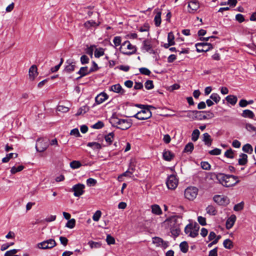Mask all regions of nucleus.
I'll return each instance as SVG.
<instances>
[{
    "instance_id": "nucleus-32",
    "label": "nucleus",
    "mask_w": 256,
    "mask_h": 256,
    "mask_svg": "<svg viewBox=\"0 0 256 256\" xmlns=\"http://www.w3.org/2000/svg\"><path fill=\"white\" fill-rule=\"evenodd\" d=\"M161 14L162 12L160 11L157 12L156 15L155 16L154 18V22L156 26H160L161 24Z\"/></svg>"
},
{
    "instance_id": "nucleus-36",
    "label": "nucleus",
    "mask_w": 256,
    "mask_h": 256,
    "mask_svg": "<svg viewBox=\"0 0 256 256\" xmlns=\"http://www.w3.org/2000/svg\"><path fill=\"white\" fill-rule=\"evenodd\" d=\"M240 180H237L235 182H234V180H226V183L224 184V186L226 188H229V187H232L234 186H236L237 184L240 182Z\"/></svg>"
},
{
    "instance_id": "nucleus-50",
    "label": "nucleus",
    "mask_w": 256,
    "mask_h": 256,
    "mask_svg": "<svg viewBox=\"0 0 256 256\" xmlns=\"http://www.w3.org/2000/svg\"><path fill=\"white\" fill-rule=\"evenodd\" d=\"M162 240H163L160 237L155 236L152 238V242L156 244V246H160Z\"/></svg>"
},
{
    "instance_id": "nucleus-12",
    "label": "nucleus",
    "mask_w": 256,
    "mask_h": 256,
    "mask_svg": "<svg viewBox=\"0 0 256 256\" xmlns=\"http://www.w3.org/2000/svg\"><path fill=\"white\" fill-rule=\"evenodd\" d=\"M175 156L174 154L170 150L164 149L162 152V158L167 162H170Z\"/></svg>"
},
{
    "instance_id": "nucleus-18",
    "label": "nucleus",
    "mask_w": 256,
    "mask_h": 256,
    "mask_svg": "<svg viewBox=\"0 0 256 256\" xmlns=\"http://www.w3.org/2000/svg\"><path fill=\"white\" fill-rule=\"evenodd\" d=\"M136 107L140 108L142 110L140 112L142 113H146V115L150 116V117L152 116V113L151 111H150L148 108H146V105L136 104H134Z\"/></svg>"
},
{
    "instance_id": "nucleus-26",
    "label": "nucleus",
    "mask_w": 256,
    "mask_h": 256,
    "mask_svg": "<svg viewBox=\"0 0 256 256\" xmlns=\"http://www.w3.org/2000/svg\"><path fill=\"white\" fill-rule=\"evenodd\" d=\"M193 229H194V231L190 232L188 236L192 238H196L198 234V230L200 229V226L196 222H195L194 224Z\"/></svg>"
},
{
    "instance_id": "nucleus-61",
    "label": "nucleus",
    "mask_w": 256,
    "mask_h": 256,
    "mask_svg": "<svg viewBox=\"0 0 256 256\" xmlns=\"http://www.w3.org/2000/svg\"><path fill=\"white\" fill-rule=\"evenodd\" d=\"M96 183V180L92 178H89L86 180V184L89 186H94Z\"/></svg>"
},
{
    "instance_id": "nucleus-5",
    "label": "nucleus",
    "mask_w": 256,
    "mask_h": 256,
    "mask_svg": "<svg viewBox=\"0 0 256 256\" xmlns=\"http://www.w3.org/2000/svg\"><path fill=\"white\" fill-rule=\"evenodd\" d=\"M198 190L195 186H190L184 190V196L190 200H193L197 196Z\"/></svg>"
},
{
    "instance_id": "nucleus-48",
    "label": "nucleus",
    "mask_w": 256,
    "mask_h": 256,
    "mask_svg": "<svg viewBox=\"0 0 256 256\" xmlns=\"http://www.w3.org/2000/svg\"><path fill=\"white\" fill-rule=\"evenodd\" d=\"M224 156L230 158H234V152L230 148L228 150H226L224 154Z\"/></svg>"
},
{
    "instance_id": "nucleus-63",
    "label": "nucleus",
    "mask_w": 256,
    "mask_h": 256,
    "mask_svg": "<svg viewBox=\"0 0 256 256\" xmlns=\"http://www.w3.org/2000/svg\"><path fill=\"white\" fill-rule=\"evenodd\" d=\"M122 38L120 36H115L113 40V42L116 46H118L121 44Z\"/></svg>"
},
{
    "instance_id": "nucleus-42",
    "label": "nucleus",
    "mask_w": 256,
    "mask_h": 256,
    "mask_svg": "<svg viewBox=\"0 0 256 256\" xmlns=\"http://www.w3.org/2000/svg\"><path fill=\"white\" fill-rule=\"evenodd\" d=\"M82 164L78 160H73L70 162V166L72 169H76L80 168Z\"/></svg>"
},
{
    "instance_id": "nucleus-38",
    "label": "nucleus",
    "mask_w": 256,
    "mask_h": 256,
    "mask_svg": "<svg viewBox=\"0 0 256 256\" xmlns=\"http://www.w3.org/2000/svg\"><path fill=\"white\" fill-rule=\"evenodd\" d=\"M104 54V49L102 48H96L94 52V56L96 58H99Z\"/></svg>"
},
{
    "instance_id": "nucleus-29",
    "label": "nucleus",
    "mask_w": 256,
    "mask_h": 256,
    "mask_svg": "<svg viewBox=\"0 0 256 256\" xmlns=\"http://www.w3.org/2000/svg\"><path fill=\"white\" fill-rule=\"evenodd\" d=\"M18 156V154L17 153H10L6 155V156L4 158L2 159V162L3 163H6L9 162L10 158H16Z\"/></svg>"
},
{
    "instance_id": "nucleus-1",
    "label": "nucleus",
    "mask_w": 256,
    "mask_h": 256,
    "mask_svg": "<svg viewBox=\"0 0 256 256\" xmlns=\"http://www.w3.org/2000/svg\"><path fill=\"white\" fill-rule=\"evenodd\" d=\"M110 122L112 127L121 130H125L130 128L132 124V121L131 119H121L118 117L116 112H114L110 118Z\"/></svg>"
},
{
    "instance_id": "nucleus-23",
    "label": "nucleus",
    "mask_w": 256,
    "mask_h": 256,
    "mask_svg": "<svg viewBox=\"0 0 256 256\" xmlns=\"http://www.w3.org/2000/svg\"><path fill=\"white\" fill-rule=\"evenodd\" d=\"M240 115L242 116L244 118L254 119V113L250 110H244Z\"/></svg>"
},
{
    "instance_id": "nucleus-51",
    "label": "nucleus",
    "mask_w": 256,
    "mask_h": 256,
    "mask_svg": "<svg viewBox=\"0 0 256 256\" xmlns=\"http://www.w3.org/2000/svg\"><path fill=\"white\" fill-rule=\"evenodd\" d=\"M99 69H100V68L98 66V65L94 61H92V66L89 70V72H90V74H91L93 72H96Z\"/></svg>"
},
{
    "instance_id": "nucleus-14",
    "label": "nucleus",
    "mask_w": 256,
    "mask_h": 256,
    "mask_svg": "<svg viewBox=\"0 0 256 256\" xmlns=\"http://www.w3.org/2000/svg\"><path fill=\"white\" fill-rule=\"evenodd\" d=\"M38 68L36 65L32 66L29 68L28 76L32 80H34V78L38 76Z\"/></svg>"
},
{
    "instance_id": "nucleus-56",
    "label": "nucleus",
    "mask_w": 256,
    "mask_h": 256,
    "mask_svg": "<svg viewBox=\"0 0 256 256\" xmlns=\"http://www.w3.org/2000/svg\"><path fill=\"white\" fill-rule=\"evenodd\" d=\"M244 203L242 202L236 204H235L234 207V210L236 212H238L242 210L244 208Z\"/></svg>"
},
{
    "instance_id": "nucleus-21",
    "label": "nucleus",
    "mask_w": 256,
    "mask_h": 256,
    "mask_svg": "<svg viewBox=\"0 0 256 256\" xmlns=\"http://www.w3.org/2000/svg\"><path fill=\"white\" fill-rule=\"evenodd\" d=\"M240 158L238 160V164L240 166H245L248 162V156L245 154L242 153L240 155Z\"/></svg>"
},
{
    "instance_id": "nucleus-59",
    "label": "nucleus",
    "mask_w": 256,
    "mask_h": 256,
    "mask_svg": "<svg viewBox=\"0 0 256 256\" xmlns=\"http://www.w3.org/2000/svg\"><path fill=\"white\" fill-rule=\"evenodd\" d=\"M102 215V212L98 210L96 211V212L92 216V219L95 222H98L100 220V216Z\"/></svg>"
},
{
    "instance_id": "nucleus-53",
    "label": "nucleus",
    "mask_w": 256,
    "mask_h": 256,
    "mask_svg": "<svg viewBox=\"0 0 256 256\" xmlns=\"http://www.w3.org/2000/svg\"><path fill=\"white\" fill-rule=\"evenodd\" d=\"M139 70L140 74L146 76H150L151 74L150 70L146 68H139Z\"/></svg>"
},
{
    "instance_id": "nucleus-57",
    "label": "nucleus",
    "mask_w": 256,
    "mask_h": 256,
    "mask_svg": "<svg viewBox=\"0 0 256 256\" xmlns=\"http://www.w3.org/2000/svg\"><path fill=\"white\" fill-rule=\"evenodd\" d=\"M150 25L148 23L146 22L144 24L143 26L140 28L138 30L140 32H148L150 30Z\"/></svg>"
},
{
    "instance_id": "nucleus-60",
    "label": "nucleus",
    "mask_w": 256,
    "mask_h": 256,
    "mask_svg": "<svg viewBox=\"0 0 256 256\" xmlns=\"http://www.w3.org/2000/svg\"><path fill=\"white\" fill-rule=\"evenodd\" d=\"M222 150L218 148H215L212 150H210L208 153L210 155L212 156H218L220 155L221 154Z\"/></svg>"
},
{
    "instance_id": "nucleus-11",
    "label": "nucleus",
    "mask_w": 256,
    "mask_h": 256,
    "mask_svg": "<svg viewBox=\"0 0 256 256\" xmlns=\"http://www.w3.org/2000/svg\"><path fill=\"white\" fill-rule=\"evenodd\" d=\"M108 98V96L104 92L98 94L95 98V103L92 105L94 108L96 104H100Z\"/></svg>"
},
{
    "instance_id": "nucleus-39",
    "label": "nucleus",
    "mask_w": 256,
    "mask_h": 256,
    "mask_svg": "<svg viewBox=\"0 0 256 256\" xmlns=\"http://www.w3.org/2000/svg\"><path fill=\"white\" fill-rule=\"evenodd\" d=\"M24 166L22 165H20V166H18V167L14 166L11 168L10 173L12 174H14L18 172H20L22 171V170H24Z\"/></svg>"
},
{
    "instance_id": "nucleus-8",
    "label": "nucleus",
    "mask_w": 256,
    "mask_h": 256,
    "mask_svg": "<svg viewBox=\"0 0 256 256\" xmlns=\"http://www.w3.org/2000/svg\"><path fill=\"white\" fill-rule=\"evenodd\" d=\"M85 186L84 184L78 183L74 185L70 190V192H74V195L75 196L79 197L84 192Z\"/></svg>"
},
{
    "instance_id": "nucleus-22",
    "label": "nucleus",
    "mask_w": 256,
    "mask_h": 256,
    "mask_svg": "<svg viewBox=\"0 0 256 256\" xmlns=\"http://www.w3.org/2000/svg\"><path fill=\"white\" fill-rule=\"evenodd\" d=\"M226 180H228V174L221 172L218 173L217 180L220 184H222L224 186V184L226 182Z\"/></svg>"
},
{
    "instance_id": "nucleus-45",
    "label": "nucleus",
    "mask_w": 256,
    "mask_h": 256,
    "mask_svg": "<svg viewBox=\"0 0 256 256\" xmlns=\"http://www.w3.org/2000/svg\"><path fill=\"white\" fill-rule=\"evenodd\" d=\"M210 98L216 104L219 102L220 100V97L217 93H212L210 96Z\"/></svg>"
},
{
    "instance_id": "nucleus-3",
    "label": "nucleus",
    "mask_w": 256,
    "mask_h": 256,
    "mask_svg": "<svg viewBox=\"0 0 256 256\" xmlns=\"http://www.w3.org/2000/svg\"><path fill=\"white\" fill-rule=\"evenodd\" d=\"M170 231L172 235L176 238L178 236L180 232V225L182 224V222L179 221L177 219H174V220H170Z\"/></svg>"
},
{
    "instance_id": "nucleus-58",
    "label": "nucleus",
    "mask_w": 256,
    "mask_h": 256,
    "mask_svg": "<svg viewBox=\"0 0 256 256\" xmlns=\"http://www.w3.org/2000/svg\"><path fill=\"white\" fill-rule=\"evenodd\" d=\"M200 166L204 170H210L211 168L210 164L207 162H202Z\"/></svg>"
},
{
    "instance_id": "nucleus-34",
    "label": "nucleus",
    "mask_w": 256,
    "mask_h": 256,
    "mask_svg": "<svg viewBox=\"0 0 256 256\" xmlns=\"http://www.w3.org/2000/svg\"><path fill=\"white\" fill-rule=\"evenodd\" d=\"M180 250L183 253H186L188 250V244L187 242H182L180 244Z\"/></svg>"
},
{
    "instance_id": "nucleus-15",
    "label": "nucleus",
    "mask_w": 256,
    "mask_h": 256,
    "mask_svg": "<svg viewBox=\"0 0 256 256\" xmlns=\"http://www.w3.org/2000/svg\"><path fill=\"white\" fill-rule=\"evenodd\" d=\"M188 8H190L192 11L190 12H194L200 8L198 1V0H191L188 4Z\"/></svg>"
},
{
    "instance_id": "nucleus-55",
    "label": "nucleus",
    "mask_w": 256,
    "mask_h": 256,
    "mask_svg": "<svg viewBox=\"0 0 256 256\" xmlns=\"http://www.w3.org/2000/svg\"><path fill=\"white\" fill-rule=\"evenodd\" d=\"M104 126V124L102 121H98L95 124L92 126V128L94 129H100Z\"/></svg>"
},
{
    "instance_id": "nucleus-9",
    "label": "nucleus",
    "mask_w": 256,
    "mask_h": 256,
    "mask_svg": "<svg viewBox=\"0 0 256 256\" xmlns=\"http://www.w3.org/2000/svg\"><path fill=\"white\" fill-rule=\"evenodd\" d=\"M66 64L64 68L62 70L64 74H70L75 70L76 68L75 61L68 60L66 62Z\"/></svg>"
},
{
    "instance_id": "nucleus-19",
    "label": "nucleus",
    "mask_w": 256,
    "mask_h": 256,
    "mask_svg": "<svg viewBox=\"0 0 256 256\" xmlns=\"http://www.w3.org/2000/svg\"><path fill=\"white\" fill-rule=\"evenodd\" d=\"M192 112V114H194V120H207L208 119V116L202 114V112H200V111L197 110H193Z\"/></svg>"
},
{
    "instance_id": "nucleus-17",
    "label": "nucleus",
    "mask_w": 256,
    "mask_h": 256,
    "mask_svg": "<svg viewBox=\"0 0 256 256\" xmlns=\"http://www.w3.org/2000/svg\"><path fill=\"white\" fill-rule=\"evenodd\" d=\"M100 22H96L94 20H87L84 24V26L87 30H90L92 27H97L100 26Z\"/></svg>"
},
{
    "instance_id": "nucleus-6",
    "label": "nucleus",
    "mask_w": 256,
    "mask_h": 256,
    "mask_svg": "<svg viewBox=\"0 0 256 256\" xmlns=\"http://www.w3.org/2000/svg\"><path fill=\"white\" fill-rule=\"evenodd\" d=\"M214 201L220 206H226L230 204V199L226 196L221 195H215L213 197Z\"/></svg>"
},
{
    "instance_id": "nucleus-49",
    "label": "nucleus",
    "mask_w": 256,
    "mask_h": 256,
    "mask_svg": "<svg viewBox=\"0 0 256 256\" xmlns=\"http://www.w3.org/2000/svg\"><path fill=\"white\" fill-rule=\"evenodd\" d=\"M48 241L44 240L39 244H38V247L40 249H50L49 245L48 244Z\"/></svg>"
},
{
    "instance_id": "nucleus-16",
    "label": "nucleus",
    "mask_w": 256,
    "mask_h": 256,
    "mask_svg": "<svg viewBox=\"0 0 256 256\" xmlns=\"http://www.w3.org/2000/svg\"><path fill=\"white\" fill-rule=\"evenodd\" d=\"M236 216L234 214H232L226 221V226L227 230L231 228L234 224L236 220Z\"/></svg>"
},
{
    "instance_id": "nucleus-7",
    "label": "nucleus",
    "mask_w": 256,
    "mask_h": 256,
    "mask_svg": "<svg viewBox=\"0 0 256 256\" xmlns=\"http://www.w3.org/2000/svg\"><path fill=\"white\" fill-rule=\"evenodd\" d=\"M49 144L48 142L42 138H38L36 140V149L38 152H44L48 146Z\"/></svg>"
},
{
    "instance_id": "nucleus-37",
    "label": "nucleus",
    "mask_w": 256,
    "mask_h": 256,
    "mask_svg": "<svg viewBox=\"0 0 256 256\" xmlns=\"http://www.w3.org/2000/svg\"><path fill=\"white\" fill-rule=\"evenodd\" d=\"M152 46L150 44V41L148 40H145L142 42V48L145 50L146 52H150Z\"/></svg>"
},
{
    "instance_id": "nucleus-54",
    "label": "nucleus",
    "mask_w": 256,
    "mask_h": 256,
    "mask_svg": "<svg viewBox=\"0 0 256 256\" xmlns=\"http://www.w3.org/2000/svg\"><path fill=\"white\" fill-rule=\"evenodd\" d=\"M145 88L146 90H152L154 88L153 82L152 80H148L145 82Z\"/></svg>"
},
{
    "instance_id": "nucleus-62",
    "label": "nucleus",
    "mask_w": 256,
    "mask_h": 256,
    "mask_svg": "<svg viewBox=\"0 0 256 256\" xmlns=\"http://www.w3.org/2000/svg\"><path fill=\"white\" fill-rule=\"evenodd\" d=\"M80 60L82 64H88L89 62L90 59L88 57V56H86L85 54H84L80 57Z\"/></svg>"
},
{
    "instance_id": "nucleus-44",
    "label": "nucleus",
    "mask_w": 256,
    "mask_h": 256,
    "mask_svg": "<svg viewBox=\"0 0 256 256\" xmlns=\"http://www.w3.org/2000/svg\"><path fill=\"white\" fill-rule=\"evenodd\" d=\"M200 132L198 129H195L192 132V140L193 142L196 141L200 136Z\"/></svg>"
},
{
    "instance_id": "nucleus-13",
    "label": "nucleus",
    "mask_w": 256,
    "mask_h": 256,
    "mask_svg": "<svg viewBox=\"0 0 256 256\" xmlns=\"http://www.w3.org/2000/svg\"><path fill=\"white\" fill-rule=\"evenodd\" d=\"M110 90L116 93H119L121 94H124L126 90L123 89L120 84H117L112 86L110 88Z\"/></svg>"
},
{
    "instance_id": "nucleus-46",
    "label": "nucleus",
    "mask_w": 256,
    "mask_h": 256,
    "mask_svg": "<svg viewBox=\"0 0 256 256\" xmlns=\"http://www.w3.org/2000/svg\"><path fill=\"white\" fill-rule=\"evenodd\" d=\"M76 226V220L74 218H72L69 220H68V222H66V226L70 228H74Z\"/></svg>"
},
{
    "instance_id": "nucleus-33",
    "label": "nucleus",
    "mask_w": 256,
    "mask_h": 256,
    "mask_svg": "<svg viewBox=\"0 0 256 256\" xmlns=\"http://www.w3.org/2000/svg\"><path fill=\"white\" fill-rule=\"evenodd\" d=\"M206 212L210 216H216L217 214V210L212 205H209L206 208Z\"/></svg>"
},
{
    "instance_id": "nucleus-31",
    "label": "nucleus",
    "mask_w": 256,
    "mask_h": 256,
    "mask_svg": "<svg viewBox=\"0 0 256 256\" xmlns=\"http://www.w3.org/2000/svg\"><path fill=\"white\" fill-rule=\"evenodd\" d=\"M90 110V107L85 105L83 106L80 108L78 110V112L76 114V116H79L83 114H85L88 112Z\"/></svg>"
},
{
    "instance_id": "nucleus-2",
    "label": "nucleus",
    "mask_w": 256,
    "mask_h": 256,
    "mask_svg": "<svg viewBox=\"0 0 256 256\" xmlns=\"http://www.w3.org/2000/svg\"><path fill=\"white\" fill-rule=\"evenodd\" d=\"M137 48L135 46L131 44L130 41L126 40L122 44L120 48V51L122 54L130 56L136 53Z\"/></svg>"
},
{
    "instance_id": "nucleus-52",
    "label": "nucleus",
    "mask_w": 256,
    "mask_h": 256,
    "mask_svg": "<svg viewBox=\"0 0 256 256\" xmlns=\"http://www.w3.org/2000/svg\"><path fill=\"white\" fill-rule=\"evenodd\" d=\"M106 242L108 245L115 244V239L110 234H108L106 238Z\"/></svg>"
},
{
    "instance_id": "nucleus-43",
    "label": "nucleus",
    "mask_w": 256,
    "mask_h": 256,
    "mask_svg": "<svg viewBox=\"0 0 256 256\" xmlns=\"http://www.w3.org/2000/svg\"><path fill=\"white\" fill-rule=\"evenodd\" d=\"M242 150L248 154H251L253 151V148L250 144H246L242 146Z\"/></svg>"
},
{
    "instance_id": "nucleus-47",
    "label": "nucleus",
    "mask_w": 256,
    "mask_h": 256,
    "mask_svg": "<svg viewBox=\"0 0 256 256\" xmlns=\"http://www.w3.org/2000/svg\"><path fill=\"white\" fill-rule=\"evenodd\" d=\"M96 47V46L94 44L91 45L90 46L88 47L86 50V53L88 54L90 58H92L94 48Z\"/></svg>"
},
{
    "instance_id": "nucleus-35",
    "label": "nucleus",
    "mask_w": 256,
    "mask_h": 256,
    "mask_svg": "<svg viewBox=\"0 0 256 256\" xmlns=\"http://www.w3.org/2000/svg\"><path fill=\"white\" fill-rule=\"evenodd\" d=\"M223 245L224 248L229 250L232 248L234 246L232 242L229 238H227L224 241Z\"/></svg>"
},
{
    "instance_id": "nucleus-20",
    "label": "nucleus",
    "mask_w": 256,
    "mask_h": 256,
    "mask_svg": "<svg viewBox=\"0 0 256 256\" xmlns=\"http://www.w3.org/2000/svg\"><path fill=\"white\" fill-rule=\"evenodd\" d=\"M202 136V141L206 146L210 147L212 146L213 140L207 132L204 133Z\"/></svg>"
},
{
    "instance_id": "nucleus-28",
    "label": "nucleus",
    "mask_w": 256,
    "mask_h": 256,
    "mask_svg": "<svg viewBox=\"0 0 256 256\" xmlns=\"http://www.w3.org/2000/svg\"><path fill=\"white\" fill-rule=\"evenodd\" d=\"M124 116L125 117H128V116ZM130 117L135 118H137L138 120H148V118H151L150 116H147L146 114L145 116H142V112H138L134 115L132 116H130Z\"/></svg>"
},
{
    "instance_id": "nucleus-27",
    "label": "nucleus",
    "mask_w": 256,
    "mask_h": 256,
    "mask_svg": "<svg viewBox=\"0 0 256 256\" xmlns=\"http://www.w3.org/2000/svg\"><path fill=\"white\" fill-rule=\"evenodd\" d=\"M152 212V214L156 215H160L162 214V210L160 206L156 204L152 205L151 206Z\"/></svg>"
},
{
    "instance_id": "nucleus-25",
    "label": "nucleus",
    "mask_w": 256,
    "mask_h": 256,
    "mask_svg": "<svg viewBox=\"0 0 256 256\" xmlns=\"http://www.w3.org/2000/svg\"><path fill=\"white\" fill-rule=\"evenodd\" d=\"M225 100L232 106L235 105L238 101L237 97L234 95H228L226 97Z\"/></svg>"
},
{
    "instance_id": "nucleus-4",
    "label": "nucleus",
    "mask_w": 256,
    "mask_h": 256,
    "mask_svg": "<svg viewBox=\"0 0 256 256\" xmlns=\"http://www.w3.org/2000/svg\"><path fill=\"white\" fill-rule=\"evenodd\" d=\"M196 51L198 52H207L214 48V46L210 42H202L195 44Z\"/></svg>"
},
{
    "instance_id": "nucleus-30",
    "label": "nucleus",
    "mask_w": 256,
    "mask_h": 256,
    "mask_svg": "<svg viewBox=\"0 0 256 256\" xmlns=\"http://www.w3.org/2000/svg\"><path fill=\"white\" fill-rule=\"evenodd\" d=\"M77 74L81 75V76H84L90 74L88 66L81 67L80 70L76 72Z\"/></svg>"
},
{
    "instance_id": "nucleus-10",
    "label": "nucleus",
    "mask_w": 256,
    "mask_h": 256,
    "mask_svg": "<svg viewBox=\"0 0 256 256\" xmlns=\"http://www.w3.org/2000/svg\"><path fill=\"white\" fill-rule=\"evenodd\" d=\"M178 180L176 179V176L174 174H171L168 176L166 182V184L168 189H175L178 186Z\"/></svg>"
},
{
    "instance_id": "nucleus-64",
    "label": "nucleus",
    "mask_w": 256,
    "mask_h": 256,
    "mask_svg": "<svg viewBox=\"0 0 256 256\" xmlns=\"http://www.w3.org/2000/svg\"><path fill=\"white\" fill-rule=\"evenodd\" d=\"M246 128L249 132L253 131L256 132V127L250 124H246Z\"/></svg>"
},
{
    "instance_id": "nucleus-41",
    "label": "nucleus",
    "mask_w": 256,
    "mask_h": 256,
    "mask_svg": "<svg viewBox=\"0 0 256 256\" xmlns=\"http://www.w3.org/2000/svg\"><path fill=\"white\" fill-rule=\"evenodd\" d=\"M87 146L92 148L94 150H100L102 148V146L100 144L96 142H90L87 144Z\"/></svg>"
},
{
    "instance_id": "nucleus-40",
    "label": "nucleus",
    "mask_w": 256,
    "mask_h": 256,
    "mask_svg": "<svg viewBox=\"0 0 256 256\" xmlns=\"http://www.w3.org/2000/svg\"><path fill=\"white\" fill-rule=\"evenodd\" d=\"M91 248H98L102 246V243L100 242H96L92 240L89 241L88 244Z\"/></svg>"
},
{
    "instance_id": "nucleus-24",
    "label": "nucleus",
    "mask_w": 256,
    "mask_h": 256,
    "mask_svg": "<svg viewBox=\"0 0 256 256\" xmlns=\"http://www.w3.org/2000/svg\"><path fill=\"white\" fill-rule=\"evenodd\" d=\"M194 149V146L192 142H189L187 144L182 151V153L192 154Z\"/></svg>"
}]
</instances>
